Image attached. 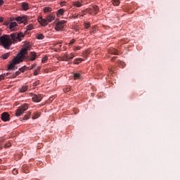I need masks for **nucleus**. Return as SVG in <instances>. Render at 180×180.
Segmentation results:
<instances>
[{"mask_svg":"<svg viewBox=\"0 0 180 180\" xmlns=\"http://www.w3.org/2000/svg\"><path fill=\"white\" fill-rule=\"evenodd\" d=\"M86 11L89 12L90 15H96L99 11V7L98 6H93L91 8H86Z\"/></svg>","mask_w":180,"mask_h":180,"instance_id":"obj_7","label":"nucleus"},{"mask_svg":"<svg viewBox=\"0 0 180 180\" xmlns=\"http://www.w3.org/2000/svg\"><path fill=\"white\" fill-rule=\"evenodd\" d=\"M22 8L24 11H27L29 9V4L26 2L22 4Z\"/></svg>","mask_w":180,"mask_h":180,"instance_id":"obj_15","label":"nucleus"},{"mask_svg":"<svg viewBox=\"0 0 180 180\" xmlns=\"http://www.w3.org/2000/svg\"><path fill=\"white\" fill-rule=\"evenodd\" d=\"M15 20L17 22H20V23H24V25H26L27 23V18L25 16L22 17H17L15 18Z\"/></svg>","mask_w":180,"mask_h":180,"instance_id":"obj_9","label":"nucleus"},{"mask_svg":"<svg viewBox=\"0 0 180 180\" xmlns=\"http://www.w3.org/2000/svg\"><path fill=\"white\" fill-rule=\"evenodd\" d=\"M27 56V54H25L23 60H27V61H34V60H36L37 58V54L34 51L30 52L29 56Z\"/></svg>","mask_w":180,"mask_h":180,"instance_id":"obj_5","label":"nucleus"},{"mask_svg":"<svg viewBox=\"0 0 180 180\" xmlns=\"http://www.w3.org/2000/svg\"><path fill=\"white\" fill-rule=\"evenodd\" d=\"M1 22H4V18H2V17H0V23H1Z\"/></svg>","mask_w":180,"mask_h":180,"instance_id":"obj_47","label":"nucleus"},{"mask_svg":"<svg viewBox=\"0 0 180 180\" xmlns=\"http://www.w3.org/2000/svg\"><path fill=\"white\" fill-rule=\"evenodd\" d=\"M44 12H45V13H47V12H51V8H50V7H45L44 8Z\"/></svg>","mask_w":180,"mask_h":180,"instance_id":"obj_28","label":"nucleus"},{"mask_svg":"<svg viewBox=\"0 0 180 180\" xmlns=\"http://www.w3.org/2000/svg\"><path fill=\"white\" fill-rule=\"evenodd\" d=\"M108 53L109 54H114V56H117V54H119V51L115 48H110L108 49Z\"/></svg>","mask_w":180,"mask_h":180,"instance_id":"obj_11","label":"nucleus"},{"mask_svg":"<svg viewBox=\"0 0 180 180\" xmlns=\"http://www.w3.org/2000/svg\"><path fill=\"white\" fill-rule=\"evenodd\" d=\"M74 6H76V8H81V6H82V4H81V2L79 1H75L73 3Z\"/></svg>","mask_w":180,"mask_h":180,"instance_id":"obj_20","label":"nucleus"},{"mask_svg":"<svg viewBox=\"0 0 180 180\" xmlns=\"http://www.w3.org/2000/svg\"><path fill=\"white\" fill-rule=\"evenodd\" d=\"M4 141H5V138L1 137L0 138V143H4Z\"/></svg>","mask_w":180,"mask_h":180,"instance_id":"obj_42","label":"nucleus"},{"mask_svg":"<svg viewBox=\"0 0 180 180\" xmlns=\"http://www.w3.org/2000/svg\"><path fill=\"white\" fill-rule=\"evenodd\" d=\"M84 25L85 29H89V27H91V23H89V22H84Z\"/></svg>","mask_w":180,"mask_h":180,"instance_id":"obj_29","label":"nucleus"},{"mask_svg":"<svg viewBox=\"0 0 180 180\" xmlns=\"http://www.w3.org/2000/svg\"><path fill=\"white\" fill-rule=\"evenodd\" d=\"M70 91H71L70 87H67V88L63 89V92H65V94H68V92H70Z\"/></svg>","mask_w":180,"mask_h":180,"instance_id":"obj_30","label":"nucleus"},{"mask_svg":"<svg viewBox=\"0 0 180 180\" xmlns=\"http://www.w3.org/2000/svg\"><path fill=\"white\" fill-rule=\"evenodd\" d=\"M10 55H11V53H6L2 55L1 58H3V60H6L8 58V57H9Z\"/></svg>","mask_w":180,"mask_h":180,"instance_id":"obj_26","label":"nucleus"},{"mask_svg":"<svg viewBox=\"0 0 180 180\" xmlns=\"http://www.w3.org/2000/svg\"><path fill=\"white\" fill-rule=\"evenodd\" d=\"M73 78L74 79H81V75L79 73H74Z\"/></svg>","mask_w":180,"mask_h":180,"instance_id":"obj_18","label":"nucleus"},{"mask_svg":"<svg viewBox=\"0 0 180 180\" xmlns=\"http://www.w3.org/2000/svg\"><path fill=\"white\" fill-rule=\"evenodd\" d=\"M27 70H30L29 67L24 65L19 69V71H20V72H25V71H27Z\"/></svg>","mask_w":180,"mask_h":180,"instance_id":"obj_16","label":"nucleus"},{"mask_svg":"<svg viewBox=\"0 0 180 180\" xmlns=\"http://www.w3.org/2000/svg\"><path fill=\"white\" fill-rule=\"evenodd\" d=\"M20 75V72L19 71H17L14 73V75H15V77H18V75Z\"/></svg>","mask_w":180,"mask_h":180,"instance_id":"obj_40","label":"nucleus"},{"mask_svg":"<svg viewBox=\"0 0 180 180\" xmlns=\"http://www.w3.org/2000/svg\"><path fill=\"white\" fill-rule=\"evenodd\" d=\"M34 67H36V63L32 65V66L29 68V70H33V68H34Z\"/></svg>","mask_w":180,"mask_h":180,"instance_id":"obj_39","label":"nucleus"},{"mask_svg":"<svg viewBox=\"0 0 180 180\" xmlns=\"http://www.w3.org/2000/svg\"><path fill=\"white\" fill-rule=\"evenodd\" d=\"M13 175H18V169H13Z\"/></svg>","mask_w":180,"mask_h":180,"instance_id":"obj_34","label":"nucleus"},{"mask_svg":"<svg viewBox=\"0 0 180 180\" xmlns=\"http://www.w3.org/2000/svg\"><path fill=\"white\" fill-rule=\"evenodd\" d=\"M16 26H18V22H13L10 24L9 25V29L11 30H16Z\"/></svg>","mask_w":180,"mask_h":180,"instance_id":"obj_12","label":"nucleus"},{"mask_svg":"<svg viewBox=\"0 0 180 180\" xmlns=\"http://www.w3.org/2000/svg\"><path fill=\"white\" fill-rule=\"evenodd\" d=\"M56 19L53 15H49L46 17V18H43L41 17L38 18V22L41 25V26H47L50 22H53Z\"/></svg>","mask_w":180,"mask_h":180,"instance_id":"obj_3","label":"nucleus"},{"mask_svg":"<svg viewBox=\"0 0 180 180\" xmlns=\"http://www.w3.org/2000/svg\"><path fill=\"white\" fill-rule=\"evenodd\" d=\"M41 69V68L40 66L37 67V71H40V70Z\"/></svg>","mask_w":180,"mask_h":180,"instance_id":"obj_45","label":"nucleus"},{"mask_svg":"<svg viewBox=\"0 0 180 180\" xmlns=\"http://www.w3.org/2000/svg\"><path fill=\"white\" fill-rule=\"evenodd\" d=\"M22 37H25V34L22 32L13 33L11 34V37L9 35H3L0 37V43L4 49H10L12 43H16L18 41H22Z\"/></svg>","mask_w":180,"mask_h":180,"instance_id":"obj_1","label":"nucleus"},{"mask_svg":"<svg viewBox=\"0 0 180 180\" xmlns=\"http://www.w3.org/2000/svg\"><path fill=\"white\" fill-rule=\"evenodd\" d=\"M8 78H16V75L15 74H13L8 77Z\"/></svg>","mask_w":180,"mask_h":180,"instance_id":"obj_41","label":"nucleus"},{"mask_svg":"<svg viewBox=\"0 0 180 180\" xmlns=\"http://www.w3.org/2000/svg\"><path fill=\"white\" fill-rule=\"evenodd\" d=\"M2 30H0V36H1V34H2Z\"/></svg>","mask_w":180,"mask_h":180,"instance_id":"obj_52","label":"nucleus"},{"mask_svg":"<svg viewBox=\"0 0 180 180\" xmlns=\"http://www.w3.org/2000/svg\"><path fill=\"white\" fill-rule=\"evenodd\" d=\"M66 23L67 21L65 20H60L58 22L56 21L55 30H56L57 31L63 30Z\"/></svg>","mask_w":180,"mask_h":180,"instance_id":"obj_6","label":"nucleus"},{"mask_svg":"<svg viewBox=\"0 0 180 180\" xmlns=\"http://www.w3.org/2000/svg\"><path fill=\"white\" fill-rule=\"evenodd\" d=\"M34 75H39V73L37 72V70L34 71Z\"/></svg>","mask_w":180,"mask_h":180,"instance_id":"obj_44","label":"nucleus"},{"mask_svg":"<svg viewBox=\"0 0 180 180\" xmlns=\"http://www.w3.org/2000/svg\"><path fill=\"white\" fill-rule=\"evenodd\" d=\"M39 117H40V113H39V112H34L32 115L33 120H34L36 119H39Z\"/></svg>","mask_w":180,"mask_h":180,"instance_id":"obj_19","label":"nucleus"},{"mask_svg":"<svg viewBox=\"0 0 180 180\" xmlns=\"http://www.w3.org/2000/svg\"><path fill=\"white\" fill-rule=\"evenodd\" d=\"M32 97L33 102L37 103L41 102V99H43V97H41V94H32Z\"/></svg>","mask_w":180,"mask_h":180,"instance_id":"obj_8","label":"nucleus"},{"mask_svg":"<svg viewBox=\"0 0 180 180\" xmlns=\"http://www.w3.org/2000/svg\"><path fill=\"white\" fill-rule=\"evenodd\" d=\"M31 115H32V112H30V111L28 112V113L25 115L22 120H27L28 119H30Z\"/></svg>","mask_w":180,"mask_h":180,"instance_id":"obj_21","label":"nucleus"},{"mask_svg":"<svg viewBox=\"0 0 180 180\" xmlns=\"http://www.w3.org/2000/svg\"><path fill=\"white\" fill-rule=\"evenodd\" d=\"M33 29V25L30 24L28 26H27V30H32Z\"/></svg>","mask_w":180,"mask_h":180,"instance_id":"obj_31","label":"nucleus"},{"mask_svg":"<svg viewBox=\"0 0 180 180\" xmlns=\"http://www.w3.org/2000/svg\"><path fill=\"white\" fill-rule=\"evenodd\" d=\"M90 53L91 52H89V51H88V50L83 51V57L84 58H86V57H88V56H89Z\"/></svg>","mask_w":180,"mask_h":180,"instance_id":"obj_25","label":"nucleus"},{"mask_svg":"<svg viewBox=\"0 0 180 180\" xmlns=\"http://www.w3.org/2000/svg\"><path fill=\"white\" fill-rule=\"evenodd\" d=\"M30 50V47L29 46H25V47H22L17 55V56L13 58L11 63L8 66V70H15V66L16 64H19L20 63H22L23 58H25V54H27V51Z\"/></svg>","mask_w":180,"mask_h":180,"instance_id":"obj_2","label":"nucleus"},{"mask_svg":"<svg viewBox=\"0 0 180 180\" xmlns=\"http://www.w3.org/2000/svg\"><path fill=\"white\" fill-rule=\"evenodd\" d=\"M11 143L8 142L4 145V147H5V148H9V147H11Z\"/></svg>","mask_w":180,"mask_h":180,"instance_id":"obj_36","label":"nucleus"},{"mask_svg":"<svg viewBox=\"0 0 180 180\" xmlns=\"http://www.w3.org/2000/svg\"><path fill=\"white\" fill-rule=\"evenodd\" d=\"M77 50H81V46H76V47H75L74 51H77Z\"/></svg>","mask_w":180,"mask_h":180,"instance_id":"obj_38","label":"nucleus"},{"mask_svg":"<svg viewBox=\"0 0 180 180\" xmlns=\"http://www.w3.org/2000/svg\"><path fill=\"white\" fill-rule=\"evenodd\" d=\"M82 61H84V59H82L81 58H77L75 60L74 63L75 64H79V63H81Z\"/></svg>","mask_w":180,"mask_h":180,"instance_id":"obj_24","label":"nucleus"},{"mask_svg":"<svg viewBox=\"0 0 180 180\" xmlns=\"http://www.w3.org/2000/svg\"><path fill=\"white\" fill-rule=\"evenodd\" d=\"M36 37L38 40H43V39H44V35H43V34H37Z\"/></svg>","mask_w":180,"mask_h":180,"instance_id":"obj_22","label":"nucleus"},{"mask_svg":"<svg viewBox=\"0 0 180 180\" xmlns=\"http://www.w3.org/2000/svg\"><path fill=\"white\" fill-rule=\"evenodd\" d=\"M81 2H82V0H81Z\"/></svg>","mask_w":180,"mask_h":180,"instance_id":"obj_53","label":"nucleus"},{"mask_svg":"<svg viewBox=\"0 0 180 180\" xmlns=\"http://www.w3.org/2000/svg\"><path fill=\"white\" fill-rule=\"evenodd\" d=\"M60 61H69L68 54H65L60 58Z\"/></svg>","mask_w":180,"mask_h":180,"instance_id":"obj_13","label":"nucleus"},{"mask_svg":"<svg viewBox=\"0 0 180 180\" xmlns=\"http://www.w3.org/2000/svg\"><path fill=\"white\" fill-rule=\"evenodd\" d=\"M116 58V57H113L112 59H111V61H113V60H115Z\"/></svg>","mask_w":180,"mask_h":180,"instance_id":"obj_51","label":"nucleus"},{"mask_svg":"<svg viewBox=\"0 0 180 180\" xmlns=\"http://www.w3.org/2000/svg\"><path fill=\"white\" fill-rule=\"evenodd\" d=\"M53 97H51V98H49V101H50L51 102H53Z\"/></svg>","mask_w":180,"mask_h":180,"instance_id":"obj_50","label":"nucleus"},{"mask_svg":"<svg viewBox=\"0 0 180 180\" xmlns=\"http://www.w3.org/2000/svg\"><path fill=\"white\" fill-rule=\"evenodd\" d=\"M29 109V104H23L20 106L18 110L15 111V116H22L23 113H25V110Z\"/></svg>","mask_w":180,"mask_h":180,"instance_id":"obj_4","label":"nucleus"},{"mask_svg":"<svg viewBox=\"0 0 180 180\" xmlns=\"http://www.w3.org/2000/svg\"><path fill=\"white\" fill-rule=\"evenodd\" d=\"M27 86H22L21 88L19 89V91L21 92V94H23L27 91Z\"/></svg>","mask_w":180,"mask_h":180,"instance_id":"obj_14","label":"nucleus"},{"mask_svg":"<svg viewBox=\"0 0 180 180\" xmlns=\"http://www.w3.org/2000/svg\"><path fill=\"white\" fill-rule=\"evenodd\" d=\"M63 13H64V9H63V8H60V9H59V10L57 11V15H58V16H60V15H63Z\"/></svg>","mask_w":180,"mask_h":180,"instance_id":"obj_27","label":"nucleus"},{"mask_svg":"<svg viewBox=\"0 0 180 180\" xmlns=\"http://www.w3.org/2000/svg\"><path fill=\"white\" fill-rule=\"evenodd\" d=\"M75 41V39H72L70 41V43L68 44V46H72V44H74Z\"/></svg>","mask_w":180,"mask_h":180,"instance_id":"obj_35","label":"nucleus"},{"mask_svg":"<svg viewBox=\"0 0 180 180\" xmlns=\"http://www.w3.org/2000/svg\"><path fill=\"white\" fill-rule=\"evenodd\" d=\"M8 75H11V73H4L3 75H0V81H2V79H5L6 77H8Z\"/></svg>","mask_w":180,"mask_h":180,"instance_id":"obj_17","label":"nucleus"},{"mask_svg":"<svg viewBox=\"0 0 180 180\" xmlns=\"http://www.w3.org/2000/svg\"><path fill=\"white\" fill-rule=\"evenodd\" d=\"M10 120V115L8 112H3L1 114V120L3 122H9Z\"/></svg>","mask_w":180,"mask_h":180,"instance_id":"obj_10","label":"nucleus"},{"mask_svg":"<svg viewBox=\"0 0 180 180\" xmlns=\"http://www.w3.org/2000/svg\"><path fill=\"white\" fill-rule=\"evenodd\" d=\"M75 56L73 53L68 54V58L69 60H72Z\"/></svg>","mask_w":180,"mask_h":180,"instance_id":"obj_32","label":"nucleus"},{"mask_svg":"<svg viewBox=\"0 0 180 180\" xmlns=\"http://www.w3.org/2000/svg\"><path fill=\"white\" fill-rule=\"evenodd\" d=\"M4 5V0H0V6H2Z\"/></svg>","mask_w":180,"mask_h":180,"instance_id":"obj_43","label":"nucleus"},{"mask_svg":"<svg viewBox=\"0 0 180 180\" xmlns=\"http://www.w3.org/2000/svg\"><path fill=\"white\" fill-rule=\"evenodd\" d=\"M39 84V82H36L34 83V86H37V85Z\"/></svg>","mask_w":180,"mask_h":180,"instance_id":"obj_46","label":"nucleus"},{"mask_svg":"<svg viewBox=\"0 0 180 180\" xmlns=\"http://www.w3.org/2000/svg\"><path fill=\"white\" fill-rule=\"evenodd\" d=\"M47 60H48L47 56H44V57L42 58V59H41V63H43L44 64V63H46Z\"/></svg>","mask_w":180,"mask_h":180,"instance_id":"obj_33","label":"nucleus"},{"mask_svg":"<svg viewBox=\"0 0 180 180\" xmlns=\"http://www.w3.org/2000/svg\"><path fill=\"white\" fill-rule=\"evenodd\" d=\"M56 46H58V47H61L62 46L61 44H57Z\"/></svg>","mask_w":180,"mask_h":180,"instance_id":"obj_49","label":"nucleus"},{"mask_svg":"<svg viewBox=\"0 0 180 180\" xmlns=\"http://www.w3.org/2000/svg\"><path fill=\"white\" fill-rule=\"evenodd\" d=\"M112 1L114 6H119V5L120 4V0H112Z\"/></svg>","mask_w":180,"mask_h":180,"instance_id":"obj_23","label":"nucleus"},{"mask_svg":"<svg viewBox=\"0 0 180 180\" xmlns=\"http://www.w3.org/2000/svg\"><path fill=\"white\" fill-rule=\"evenodd\" d=\"M86 13H89V12H87L86 10H84L82 11V14L81 15V16H84V15H86Z\"/></svg>","mask_w":180,"mask_h":180,"instance_id":"obj_37","label":"nucleus"},{"mask_svg":"<svg viewBox=\"0 0 180 180\" xmlns=\"http://www.w3.org/2000/svg\"><path fill=\"white\" fill-rule=\"evenodd\" d=\"M120 65H122V67H124V63L120 62Z\"/></svg>","mask_w":180,"mask_h":180,"instance_id":"obj_48","label":"nucleus"}]
</instances>
